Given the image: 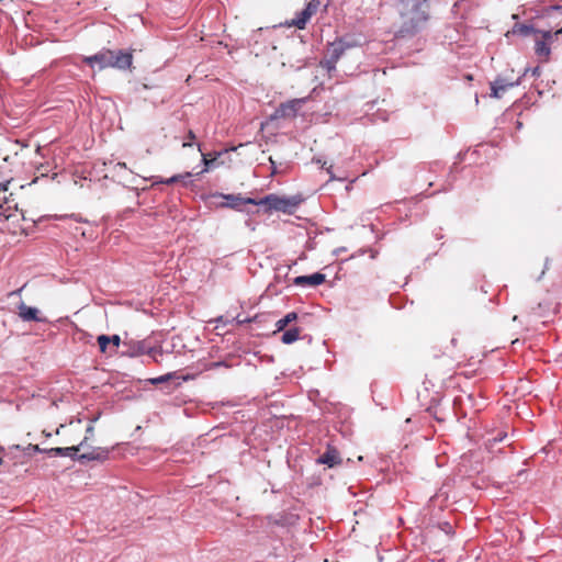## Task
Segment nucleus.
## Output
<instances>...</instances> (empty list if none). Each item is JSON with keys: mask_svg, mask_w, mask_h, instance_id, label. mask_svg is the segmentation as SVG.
Wrapping results in <instances>:
<instances>
[{"mask_svg": "<svg viewBox=\"0 0 562 562\" xmlns=\"http://www.w3.org/2000/svg\"><path fill=\"white\" fill-rule=\"evenodd\" d=\"M83 61L91 67L98 65L100 69L108 67L127 69L132 65V54L123 50L102 49L92 56L85 57Z\"/></svg>", "mask_w": 562, "mask_h": 562, "instance_id": "1", "label": "nucleus"}, {"mask_svg": "<svg viewBox=\"0 0 562 562\" xmlns=\"http://www.w3.org/2000/svg\"><path fill=\"white\" fill-rule=\"evenodd\" d=\"M540 74V68L539 67H536L532 69V75L533 76H538Z\"/></svg>", "mask_w": 562, "mask_h": 562, "instance_id": "26", "label": "nucleus"}, {"mask_svg": "<svg viewBox=\"0 0 562 562\" xmlns=\"http://www.w3.org/2000/svg\"><path fill=\"white\" fill-rule=\"evenodd\" d=\"M560 33H562V27L555 32V34H560Z\"/></svg>", "mask_w": 562, "mask_h": 562, "instance_id": "32", "label": "nucleus"}, {"mask_svg": "<svg viewBox=\"0 0 562 562\" xmlns=\"http://www.w3.org/2000/svg\"><path fill=\"white\" fill-rule=\"evenodd\" d=\"M110 342L112 347L110 348L109 353L113 355L116 352L117 347L121 344V337L119 335L109 336Z\"/></svg>", "mask_w": 562, "mask_h": 562, "instance_id": "19", "label": "nucleus"}, {"mask_svg": "<svg viewBox=\"0 0 562 562\" xmlns=\"http://www.w3.org/2000/svg\"><path fill=\"white\" fill-rule=\"evenodd\" d=\"M400 13L404 31L415 32L427 20L425 0H401Z\"/></svg>", "mask_w": 562, "mask_h": 562, "instance_id": "2", "label": "nucleus"}, {"mask_svg": "<svg viewBox=\"0 0 562 562\" xmlns=\"http://www.w3.org/2000/svg\"><path fill=\"white\" fill-rule=\"evenodd\" d=\"M189 138H191V139L194 138V134L192 132L189 133Z\"/></svg>", "mask_w": 562, "mask_h": 562, "instance_id": "29", "label": "nucleus"}, {"mask_svg": "<svg viewBox=\"0 0 562 562\" xmlns=\"http://www.w3.org/2000/svg\"><path fill=\"white\" fill-rule=\"evenodd\" d=\"M269 161H270L271 167H272V171H271V173H272V175H276V173H277V167H276V162H274V160L272 159V157H270V158H269Z\"/></svg>", "mask_w": 562, "mask_h": 562, "instance_id": "24", "label": "nucleus"}, {"mask_svg": "<svg viewBox=\"0 0 562 562\" xmlns=\"http://www.w3.org/2000/svg\"><path fill=\"white\" fill-rule=\"evenodd\" d=\"M327 171H328V173L330 175V179H331V180H334L335 178H334V176H333V173H331V171H330V168H329V169H327Z\"/></svg>", "mask_w": 562, "mask_h": 562, "instance_id": "28", "label": "nucleus"}, {"mask_svg": "<svg viewBox=\"0 0 562 562\" xmlns=\"http://www.w3.org/2000/svg\"><path fill=\"white\" fill-rule=\"evenodd\" d=\"M117 166H119V167H123V168H125V167H126L125 162H119V164H117Z\"/></svg>", "mask_w": 562, "mask_h": 562, "instance_id": "27", "label": "nucleus"}, {"mask_svg": "<svg viewBox=\"0 0 562 562\" xmlns=\"http://www.w3.org/2000/svg\"><path fill=\"white\" fill-rule=\"evenodd\" d=\"M303 102H304L303 99H293L285 103L280 104V106L276 110L274 117H278V119L294 117Z\"/></svg>", "mask_w": 562, "mask_h": 562, "instance_id": "5", "label": "nucleus"}, {"mask_svg": "<svg viewBox=\"0 0 562 562\" xmlns=\"http://www.w3.org/2000/svg\"><path fill=\"white\" fill-rule=\"evenodd\" d=\"M144 352V346L140 342H137L134 349L131 351V356H137Z\"/></svg>", "mask_w": 562, "mask_h": 562, "instance_id": "22", "label": "nucleus"}, {"mask_svg": "<svg viewBox=\"0 0 562 562\" xmlns=\"http://www.w3.org/2000/svg\"><path fill=\"white\" fill-rule=\"evenodd\" d=\"M86 432H87V436L85 437V439H86V441H87V440L89 439V437H90V436H92V434H93V427H92V426H89V427L87 428V431H86Z\"/></svg>", "mask_w": 562, "mask_h": 562, "instance_id": "25", "label": "nucleus"}, {"mask_svg": "<svg viewBox=\"0 0 562 562\" xmlns=\"http://www.w3.org/2000/svg\"><path fill=\"white\" fill-rule=\"evenodd\" d=\"M191 178V173L190 172H186L183 175H176V176H172L166 180H159L158 182L160 183H166V184H171V183H176V182H182L184 186L188 184L187 182V179Z\"/></svg>", "mask_w": 562, "mask_h": 562, "instance_id": "17", "label": "nucleus"}, {"mask_svg": "<svg viewBox=\"0 0 562 562\" xmlns=\"http://www.w3.org/2000/svg\"><path fill=\"white\" fill-rule=\"evenodd\" d=\"M314 1L315 0H311L304 10L296 14V18L292 21V25L300 30L305 27L307 21L317 10L318 3H315Z\"/></svg>", "mask_w": 562, "mask_h": 562, "instance_id": "8", "label": "nucleus"}, {"mask_svg": "<svg viewBox=\"0 0 562 562\" xmlns=\"http://www.w3.org/2000/svg\"><path fill=\"white\" fill-rule=\"evenodd\" d=\"M337 61H338V60H336L335 58H333V57L328 56V58H326V59L322 63V66H323L324 68H326L328 72H330L331 70H334V69H335V66H336V63H337Z\"/></svg>", "mask_w": 562, "mask_h": 562, "instance_id": "20", "label": "nucleus"}, {"mask_svg": "<svg viewBox=\"0 0 562 562\" xmlns=\"http://www.w3.org/2000/svg\"><path fill=\"white\" fill-rule=\"evenodd\" d=\"M98 345L100 348V351L103 353H106L110 351L109 346L111 345L109 336L106 335H100L98 338Z\"/></svg>", "mask_w": 562, "mask_h": 562, "instance_id": "18", "label": "nucleus"}, {"mask_svg": "<svg viewBox=\"0 0 562 562\" xmlns=\"http://www.w3.org/2000/svg\"><path fill=\"white\" fill-rule=\"evenodd\" d=\"M169 379V375H162L153 380V383H162Z\"/></svg>", "mask_w": 562, "mask_h": 562, "instance_id": "23", "label": "nucleus"}, {"mask_svg": "<svg viewBox=\"0 0 562 562\" xmlns=\"http://www.w3.org/2000/svg\"><path fill=\"white\" fill-rule=\"evenodd\" d=\"M217 198H221L226 201L225 203H221V206L237 207L241 203L247 204L245 202L246 199H243L241 196L235 194H218Z\"/></svg>", "mask_w": 562, "mask_h": 562, "instance_id": "13", "label": "nucleus"}, {"mask_svg": "<svg viewBox=\"0 0 562 562\" xmlns=\"http://www.w3.org/2000/svg\"><path fill=\"white\" fill-rule=\"evenodd\" d=\"M519 85V79L508 81L504 78H497L491 83V97L501 99L503 94L509 89Z\"/></svg>", "mask_w": 562, "mask_h": 562, "instance_id": "7", "label": "nucleus"}, {"mask_svg": "<svg viewBox=\"0 0 562 562\" xmlns=\"http://www.w3.org/2000/svg\"><path fill=\"white\" fill-rule=\"evenodd\" d=\"M348 47H349V45H346L341 41L333 43L328 50L329 56L335 58L336 60H338Z\"/></svg>", "mask_w": 562, "mask_h": 562, "instance_id": "15", "label": "nucleus"}, {"mask_svg": "<svg viewBox=\"0 0 562 562\" xmlns=\"http://www.w3.org/2000/svg\"><path fill=\"white\" fill-rule=\"evenodd\" d=\"M18 315L24 322H47L46 317L41 315V312L36 307L27 306L24 302L18 305Z\"/></svg>", "mask_w": 562, "mask_h": 562, "instance_id": "4", "label": "nucleus"}, {"mask_svg": "<svg viewBox=\"0 0 562 562\" xmlns=\"http://www.w3.org/2000/svg\"><path fill=\"white\" fill-rule=\"evenodd\" d=\"M86 446V439H83L78 446L72 447H66V448H52L47 450V453L55 454V456H64V457H70L74 459H77V452L80 448H83Z\"/></svg>", "mask_w": 562, "mask_h": 562, "instance_id": "11", "label": "nucleus"}, {"mask_svg": "<svg viewBox=\"0 0 562 562\" xmlns=\"http://www.w3.org/2000/svg\"><path fill=\"white\" fill-rule=\"evenodd\" d=\"M300 338V329L294 327L285 330L281 336V341L285 345L293 344Z\"/></svg>", "mask_w": 562, "mask_h": 562, "instance_id": "16", "label": "nucleus"}, {"mask_svg": "<svg viewBox=\"0 0 562 562\" xmlns=\"http://www.w3.org/2000/svg\"><path fill=\"white\" fill-rule=\"evenodd\" d=\"M325 282V274L316 272L311 276H300L294 279L296 285L316 286Z\"/></svg>", "mask_w": 562, "mask_h": 562, "instance_id": "10", "label": "nucleus"}, {"mask_svg": "<svg viewBox=\"0 0 562 562\" xmlns=\"http://www.w3.org/2000/svg\"><path fill=\"white\" fill-rule=\"evenodd\" d=\"M321 464H327L329 468L340 463V457L336 449L328 448L327 451L317 459Z\"/></svg>", "mask_w": 562, "mask_h": 562, "instance_id": "12", "label": "nucleus"}, {"mask_svg": "<svg viewBox=\"0 0 562 562\" xmlns=\"http://www.w3.org/2000/svg\"><path fill=\"white\" fill-rule=\"evenodd\" d=\"M245 202L248 204L265 206L266 211L269 212L278 211L291 214L302 202V199L300 196H280L272 193L259 200L247 198Z\"/></svg>", "mask_w": 562, "mask_h": 562, "instance_id": "3", "label": "nucleus"}, {"mask_svg": "<svg viewBox=\"0 0 562 562\" xmlns=\"http://www.w3.org/2000/svg\"><path fill=\"white\" fill-rule=\"evenodd\" d=\"M191 146L190 143H183V147Z\"/></svg>", "mask_w": 562, "mask_h": 562, "instance_id": "31", "label": "nucleus"}, {"mask_svg": "<svg viewBox=\"0 0 562 562\" xmlns=\"http://www.w3.org/2000/svg\"><path fill=\"white\" fill-rule=\"evenodd\" d=\"M25 451L27 454H31L32 452H47V450L41 449L37 445L31 443L25 448Z\"/></svg>", "mask_w": 562, "mask_h": 562, "instance_id": "21", "label": "nucleus"}, {"mask_svg": "<svg viewBox=\"0 0 562 562\" xmlns=\"http://www.w3.org/2000/svg\"><path fill=\"white\" fill-rule=\"evenodd\" d=\"M109 453H110V451L106 448H93L89 452H85L82 454H79L77 457V460H79V461H83V460H87V461H104V460L108 459Z\"/></svg>", "mask_w": 562, "mask_h": 562, "instance_id": "9", "label": "nucleus"}, {"mask_svg": "<svg viewBox=\"0 0 562 562\" xmlns=\"http://www.w3.org/2000/svg\"><path fill=\"white\" fill-rule=\"evenodd\" d=\"M297 319V314L295 312L288 313L283 318L279 319L276 323V333L283 331L285 327L291 324L292 322Z\"/></svg>", "mask_w": 562, "mask_h": 562, "instance_id": "14", "label": "nucleus"}, {"mask_svg": "<svg viewBox=\"0 0 562 562\" xmlns=\"http://www.w3.org/2000/svg\"><path fill=\"white\" fill-rule=\"evenodd\" d=\"M503 440V438H494L493 441L496 442V441H501Z\"/></svg>", "mask_w": 562, "mask_h": 562, "instance_id": "30", "label": "nucleus"}, {"mask_svg": "<svg viewBox=\"0 0 562 562\" xmlns=\"http://www.w3.org/2000/svg\"><path fill=\"white\" fill-rule=\"evenodd\" d=\"M542 38H537L535 44V52L538 57L542 58L543 60H548L551 49L549 46V41L552 40L553 34L551 31H544L541 32Z\"/></svg>", "mask_w": 562, "mask_h": 562, "instance_id": "6", "label": "nucleus"}]
</instances>
